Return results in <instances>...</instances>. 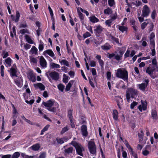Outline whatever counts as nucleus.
Instances as JSON below:
<instances>
[{"mask_svg":"<svg viewBox=\"0 0 158 158\" xmlns=\"http://www.w3.org/2000/svg\"><path fill=\"white\" fill-rule=\"evenodd\" d=\"M20 16V14L19 12L18 11H16L15 15L16 18L15 19H14V21L16 22H18L19 20Z\"/></svg>","mask_w":158,"mask_h":158,"instance_id":"nucleus-38","label":"nucleus"},{"mask_svg":"<svg viewBox=\"0 0 158 158\" xmlns=\"http://www.w3.org/2000/svg\"><path fill=\"white\" fill-rule=\"evenodd\" d=\"M71 144L76 148L77 153L79 155L83 156L82 152L84 151V148L79 143L75 141H72Z\"/></svg>","mask_w":158,"mask_h":158,"instance_id":"nucleus-3","label":"nucleus"},{"mask_svg":"<svg viewBox=\"0 0 158 158\" xmlns=\"http://www.w3.org/2000/svg\"><path fill=\"white\" fill-rule=\"evenodd\" d=\"M69 79V78L68 76H66L65 74L63 75V82L66 83L68 82V81Z\"/></svg>","mask_w":158,"mask_h":158,"instance_id":"nucleus-40","label":"nucleus"},{"mask_svg":"<svg viewBox=\"0 0 158 158\" xmlns=\"http://www.w3.org/2000/svg\"><path fill=\"white\" fill-rule=\"evenodd\" d=\"M42 104L47 110L52 112H56L59 106L58 103L51 100L43 102Z\"/></svg>","mask_w":158,"mask_h":158,"instance_id":"nucleus-1","label":"nucleus"},{"mask_svg":"<svg viewBox=\"0 0 158 158\" xmlns=\"http://www.w3.org/2000/svg\"><path fill=\"white\" fill-rule=\"evenodd\" d=\"M111 47V46L109 44L106 43L102 45L101 48L103 50H107L110 49Z\"/></svg>","mask_w":158,"mask_h":158,"instance_id":"nucleus-26","label":"nucleus"},{"mask_svg":"<svg viewBox=\"0 0 158 158\" xmlns=\"http://www.w3.org/2000/svg\"><path fill=\"white\" fill-rule=\"evenodd\" d=\"M49 75L53 80L57 81L59 79V74L55 71L51 72L49 74Z\"/></svg>","mask_w":158,"mask_h":158,"instance_id":"nucleus-14","label":"nucleus"},{"mask_svg":"<svg viewBox=\"0 0 158 158\" xmlns=\"http://www.w3.org/2000/svg\"><path fill=\"white\" fill-rule=\"evenodd\" d=\"M4 66L2 65L1 66V75L2 77H3L4 76Z\"/></svg>","mask_w":158,"mask_h":158,"instance_id":"nucleus-61","label":"nucleus"},{"mask_svg":"<svg viewBox=\"0 0 158 158\" xmlns=\"http://www.w3.org/2000/svg\"><path fill=\"white\" fill-rule=\"evenodd\" d=\"M152 117L154 120H156L158 119L157 112L155 109H152L151 111Z\"/></svg>","mask_w":158,"mask_h":158,"instance_id":"nucleus-22","label":"nucleus"},{"mask_svg":"<svg viewBox=\"0 0 158 158\" xmlns=\"http://www.w3.org/2000/svg\"><path fill=\"white\" fill-rule=\"evenodd\" d=\"M130 51L128 49L126 51L124 55V58L125 59L127 57H130Z\"/></svg>","mask_w":158,"mask_h":158,"instance_id":"nucleus-52","label":"nucleus"},{"mask_svg":"<svg viewBox=\"0 0 158 158\" xmlns=\"http://www.w3.org/2000/svg\"><path fill=\"white\" fill-rule=\"evenodd\" d=\"M132 4L134 5H135L137 6H138L141 4L142 3L140 1H137L135 2H132Z\"/></svg>","mask_w":158,"mask_h":158,"instance_id":"nucleus-60","label":"nucleus"},{"mask_svg":"<svg viewBox=\"0 0 158 158\" xmlns=\"http://www.w3.org/2000/svg\"><path fill=\"white\" fill-rule=\"evenodd\" d=\"M118 28L120 31L123 32L127 31V28L125 26H118Z\"/></svg>","mask_w":158,"mask_h":158,"instance_id":"nucleus-44","label":"nucleus"},{"mask_svg":"<svg viewBox=\"0 0 158 158\" xmlns=\"http://www.w3.org/2000/svg\"><path fill=\"white\" fill-rule=\"evenodd\" d=\"M30 62L31 64H37V60L36 58L34 57L33 56H30Z\"/></svg>","mask_w":158,"mask_h":158,"instance_id":"nucleus-29","label":"nucleus"},{"mask_svg":"<svg viewBox=\"0 0 158 158\" xmlns=\"http://www.w3.org/2000/svg\"><path fill=\"white\" fill-rule=\"evenodd\" d=\"M154 71H158V70H157L155 68H154L152 66L151 67H148L146 70V73L149 74L153 78H154V77L152 76L153 72Z\"/></svg>","mask_w":158,"mask_h":158,"instance_id":"nucleus-9","label":"nucleus"},{"mask_svg":"<svg viewBox=\"0 0 158 158\" xmlns=\"http://www.w3.org/2000/svg\"><path fill=\"white\" fill-rule=\"evenodd\" d=\"M88 147L91 154L94 155L96 154V147L95 143L93 142H89Z\"/></svg>","mask_w":158,"mask_h":158,"instance_id":"nucleus-6","label":"nucleus"},{"mask_svg":"<svg viewBox=\"0 0 158 158\" xmlns=\"http://www.w3.org/2000/svg\"><path fill=\"white\" fill-rule=\"evenodd\" d=\"M152 63V66L154 68H155L157 70H158V66L157 65V62L155 58H154L153 59Z\"/></svg>","mask_w":158,"mask_h":158,"instance_id":"nucleus-39","label":"nucleus"},{"mask_svg":"<svg viewBox=\"0 0 158 158\" xmlns=\"http://www.w3.org/2000/svg\"><path fill=\"white\" fill-rule=\"evenodd\" d=\"M149 81L148 79H146L144 82L141 84H138L137 85V87L141 90L144 91L147 87Z\"/></svg>","mask_w":158,"mask_h":158,"instance_id":"nucleus-7","label":"nucleus"},{"mask_svg":"<svg viewBox=\"0 0 158 158\" xmlns=\"http://www.w3.org/2000/svg\"><path fill=\"white\" fill-rule=\"evenodd\" d=\"M118 112L116 110H114L113 111V117L114 120H117L118 119Z\"/></svg>","mask_w":158,"mask_h":158,"instance_id":"nucleus-27","label":"nucleus"},{"mask_svg":"<svg viewBox=\"0 0 158 158\" xmlns=\"http://www.w3.org/2000/svg\"><path fill=\"white\" fill-rule=\"evenodd\" d=\"M9 72H10V76L12 78H14L18 77L17 74V69L15 64L13 65V67H12L10 69Z\"/></svg>","mask_w":158,"mask_h":158,"instance_id":"nucleus-5","label":"nucleus"},{"mask_svg":"<svg viewBox=\"0 0 158 158\" xmlns=\"http://www.w3.org/2000/svg\"><path fill=\"white\" fill-rule=\"evenodd\" d=\"M35 87L38 88L41 90H44L45 89L44 86L41 83H38L35 85Z\"/></svg>","mask_w":158,"mask_h":158,"instance_id":"nucleus-33","label":"nucleus"},{"mask_svg":"<svg viewBox=\"0 0 158 158\" xmlns=\"http://www.w3.org/2000/svg\"><path fill=\"white\" fill-rule=\"evenodd\" d=\"M28 78L32 82H35L36 81L35 77L34 74L31 72H29L27 74Z\"/></svg>","mask_w":158,"mask_h":158,"instance_id":"nucleus-18","label":"nucleus"},{"mask_svg":"<svg viewBox=\"0 0 158 158\" xmlns=\"http://www.w3.org/2000/svg\"><path fill=\"white\" fill-rule=\"evenodd\" d=\"M48 9L49 10V13L51 15V18L52 19H53L54 14L52 9H51L50 6L49 5H48Z\"/></svg>","mask_w":158,"mask_h":158,"instance_id":"nucleus-51","label":"nucleus"},{"mask_svg":"<svg viewBox=\"0 0 158 158\" xmlns=\"http://www.w3.org/2000/svg\"><path fill=\"white\" fill-rule=\"evenodd\" d=\"M91 71L92 72V73L93 76L96 75L97 74V72L96 71V70L94 68H91Z\"/></svg>","mask_w":158,"mask_h":158,"instance_id":"nucleus-64","label":"nucleus"},{"mask_svg":"<svg viewBox=\"0 0 158 158\" xmlns=\"http://www.w3.org/2000/svg\"><path fill=\"white\" fill-rule=\"evenodd\" d=\"M59 62L61 65H65L67 67H69V62L66 60L64 59H62L61 60H60Z\"/></svg>","mask_w":158,"mask_h":158,"instance_id":"nucleus-25","label":"nucleus"},{"mask_svg":"<svg viewBox=\"0 0 158 158\" xmlns=\"http://www.w3.org/2000/svg\"><path fill=\"white\" fill-rule=\"evenodd\" d=\"M91 36V35L88 32H86L85 33H84L83 35V36L84 39L86 38Z\"/></svg>","mask_w":158,"mask_h":158,"instance_id":"nucleus-58","label":"nucleus"},{"mask_svg":"<svg viewBox=\"0 0 158 158\" xmlns=\"http://www.w3.org/2000/svg\"><path fill=\"white\" fill-rule=\"evenodd\" d=\"M89 21L93 23L99 22V20L94 15H92L89 18Z\"/></svg>","mask_w":158,"mask_h":158,"instance_id":"nucleus-21","label":"nucleus"},{"mask_svg":"<svg viewBox=\"0 0 158 158\" xmlns=\"http://www.w3.org/2000/svg\"><path fill=\"white\" fill-rule=\"evenodd\" d=\"M48 9L49 10V13L51 15V18L52 19H53L54 14L52 9H51L50 6L49 5H48Z\"/></svg>","mask_w":158,"mask_h":158,"instance_id":"nucleus-50","label":"nucleus"},{"mask_svg":"<svg viewBox=\"0 0 158 158\" xmlns=\"http://www.w3.org/2000/svg\"><path fill=\"white\" fill-rule=\"evenodd\" d=\"M142 12V16L143 17H147L149 15L150 10L149 8L147 5H144L143 7Z\"/></svg>","mask_w":158,"mask_h":158,"instance_id":"nucleus-8","label":"nucleus"},{"mask_svg":"<svg viewBox=\"0 0 158 158\" xmlns=\"http://www.w3.org/2000/svg\"><path fill=\"white\" fill-rule=\"evenodd\" d=\"M25 38L26 40V41L29 44H33V41L31 39L30 37L27 35H25Z\"/></svg>","mask_w":158,"mask_h":158,"instance_id":"nucleus-34","label":"nucleus"},{"mask_svg":"<svg viewBox=\"0 0 158 158\" xmlns=\"http://www.w3.org/2000/svg\"><path fill=\"white\" fill-rule=\"evenodd\" d=\"M80 8L79 7L77 9V12L81 23L84 24V17L83 14L80 11Z\"/></svg>","mask_w":158,"mask_h":158,"instance_id":"nucleus-23","label":"nucleus"},{"mask_svg":"<svg viewBox=\"0 0 158 158\" xmlns=\"http://www.w3.org/2000/svg\"><path fill=\"white\" fill-rule=\"evenodd\" d=\"M112 22L110 19L106 20L105 23L106 26H107L108 27H110Z\"/></svg>","mask_w":158,"mask_h":158,"instance_id":"nucleus-55","label":"nucleus"},{"mask_svg":"<svg viewBox=\"0 0 158 158\" xmlns=\"http://www.w3.org/2000/svg\"><path fill=\"white\" fill-rule=\"evenodd\" d=\"M147 107V103L145 101H143L141 100V104L138 107L139 110L142 112L143 110H145Z\"/></svg>","mask_w":158,"mask_h":158,"instance_id":"nucleus-11","label":"nucleus"},{"mask_svg":"<svg viewBox=\"0 0 158 158\" xmlns=\"http://www.w3.org/2000/svg\"><path fill=\"white\" fill-rule=\"evenodd\" d=\"M40 63L41 66L44 68L47 67V62L44 58L42 56H41L40 59Z\"/></svg>","mask_w":158,"mask_h":158,"instance_id":"nucleus-13","label":"nucleus"},{"mask_svg":"<svg viewBox=\"0 0 158 158\" xmlns=\"http://www.w3.org/2000/svg\"><path fill=\"white\" fill-rule=\"evenodd\" d=\"M104 13L105 14L109 15L112 13V11L111 9L108 8L104 10Z\"/></svg>","mask_w":158,"mask_h":158,"instance_id":"nucleus-48","label":"nucleus"},{"mask_svg":"<svg viewBox=\"0 0 158 158\" xmlns=\"http://www.w3.org/2000/svg\"><path fill=\"white\" fill-rule=\"evenodd\" d=\"M43 54L44 55L48 54L51 57H52L54 59H56V57L55 56L52 50L48 49L44 51L43 52Z\"/></svg>","mask_w":158,"mask_h":158,"instance_id":"nucleus-15","label":"nucleus"},{"mask_svg":"<svg viewBox=\"0 0 158 158\" xmlns=\"http://www.w3.org/2000/svg\"><path fill=\"white\" fill-rule=\"evenodd\" d=\"M137 90L134 89L129 88L128 89L126 92V98L128 102L129 101L131 98H134L137 94Z\"/></svg>","mask_w":158,"mask_h":158,"instance_id":"nucleus-4","label":"nucleus"},{"mask_svg":"<svg viewBox=\"0 0 158 158\" xmlns=\"http://www.w3.org/2000/svg\"><path fill=\"white\" fill-rule=\"evenodd\" d=\"M40 146L39 144L38 143L36 144L33 145L31 147L32 150L34 151H38L40 148Z\"/></svg>","mask_w":158,"mask_h":158,"instance_id":"nucleus-30","label":"nucleus"},{"mask_svg":"<svg viewBox=\"0 0 158 158\" xmlns=\"http://www.w3.org/2000/svg\"><path fill=\"white\" fill-rule=\"evenodd\" d=\"M108 3L109 5L111 7L113 6L114 4V0H108Z\"/></svg>","mask_w":158,"mask_h":158,"instance_id":"nucleus-59","label":"nucleus"},{"mask_svg":"<svg viewBox=\"0 0 158 158\" xmlns=\"http://www.w3.org/2000/svg\"><path fill=\"white\" fill-rule=\"evenodd\" d=\"M116 76L119 78L122 79L124 81L127 80L128 78V73L127 70L124 68L118 69L117 70Z\"/></svg>","mask_w":158,"mask_h":158,"instance_id":"nucleus-2","label":"nucleus"},{"mask_svg":"<svg viewBox=\"0 0 158 158\" xmlns=\"http://www.w3.org/2000/svg\"><path fill=\"white\" fill-rule=\"evenodd\" d=\"M69 130V127L67 126H66L62 128L61 131L60 132V134L62 135L68 131Z\"/></svg>","mask_w":158,"mask_h":158,"instance_id":"nucleus-49","label":"nucleus"},{"mask_svg":"<svg viewBox=\"0 0 158 158\" xmlns=\"http://www.w3.org/2000/svg\"><path fill=\"white\" fill-rule=\"evenodd\" d=\"M50 126L48 125H46L44 128L41 130L40 135H43L44 134V132L47 131L48 129V128Z\"/></svg>","mask_w":158,"mask_h":158,"instance_id":"nucleus-47","label":"nucleus"},{"mask_svg":"<svg viewBox=\"0 0 158 158\" xmlns=\"http://www.w3.org/2000/svg\"><path fill=\"white\" fill-rule=\"evenodd\" d=\"M15 83L16 85L19 87H20L21 86V83L22 82V80L20 77H18L15 81Z\"/></svg>","mask_w":158,"mask_h":158,"instance_id":"nucleus-24","label":"nucleus"},{"mask_svg":"<svg viewBox=\"0 0 158 158\" xmlns=\"http://www.w3.org/2000/svg\"><path fill=\"white\" fill-rule=\"evenodd\" d=\"M20 155L19 152H16L11 156V158H18L19 157Z\"/></svg>","mask_w":158,"mask_h":158,"instance_id":"nucleus-45","label":"nucleus"},{"mask_svg":"<svg viewBox=\"0 0 158 158\" xmlns=\"http://www.w3.org/2000/svg\"><path fill=\"white\" fill-rule=\"evenodd\" d=\"M58 89L61 92H63L65 86L62 84H60L57 86Z\"/></svg>","mask_w":158,"mask_h":158,"instance_id":"nucleus-43","label":"nucleus"},{"mask_svg":"<svg viewBox=\"0 0 158 158\" xmlns=\"http://www.w3.org/2000/svg\"><path fill=\"white\" fill-rule=\"evenodd\" d=\"M73 82V81H70L68 84L66 85V88H65V90L66 91H69L70 90V88L72 86V83Z\"/></svg>","mask_w":158,"mask_h":158,"instance_id":"nucleus-37","label":"nucleus"},{"mask_svg":"<svg viewBox=\"0 0 158 158\" xmlns=\"http://www.w3.org/2000/svg\"><path fill=\"white\" fill-rule=\"evenodd\" d=\"M89 64L91 67H95L96 66V62L93 60H90Z\"/></svg>","mask_w":158,"mask_h":158,"instance_id":"nucleus-56","label":"nucleus"},{"mask_svg":"<svg viewBox=\"0 0 158 158\" xmlns=\"http://www.w3.org/2000/svg\"><path fill=\"white\" fill-rule=\"evenodd\" d=\"M138 135L139 138V142L140 143L142 142L144 136V133H143L142 131H141L140 133H138Z\"/></svg>","mask_w":158,"mask_h":158,"instance_id":"nucleus-35","label":"nucleus"},{"mask_svg":"<svg viewBox=\"0 0 158 158\" xmlns=\"http://www.w3.org/2000/svg\"><path fill=\"white\" fill-rule=\"evenodd\" d=\"M138 103L136 102H133L131 105V108L133 109L134 107L137 105Z\"/></svg>","mask_w":158,"mask_h":158,"instance_id":"nucleus-63","label":"nucleus"},{"mask_svg":"<svg viewBox=\"0 0 158 158\" xmlns=\"http://www.w3.org/2000/svg\"><path fill=\"white\" fill-rule=\"evenodd\" d=\"M103 30V28L100 25L96 26V29L94 30L95 33L97 36H98L99 33H101Z\"/></svg>","mask_w":158,"mask_h":158,"instance_id":"nucleus-17","label":"nucleus"},{"mask_svg":"<svg viewBox=\"0 0 158 158\" xmlns=\"http://www.w3.org/2000/svg\"><path fill=\"white\" fill-rule=\"evenodd\" d=\"M73 151V148L72 147L66 149L64 150V152L66 153H72Z\"/></svg>","mask_w":158,"mask_h":158,"instance_id":"nucleus-54","label":"nucleus"},{"mask_svg":"<svg viewBox=\"0 0 158 158\" xmlns=\"http://www.w3.org/2000/svg\"><path fill=\"white\" fill-rule=\"evenodd\" d=\"M81 131L83 136L86 137L88 135L87 127L85 125H83L81 127Z\"/></svg>","mask_w":158,"mask_h":158,"instance_id":"nucleus-16","label":"nucleus"},{"mask_svg":"<svg viewBox=\"0 0 158 158\" xmlns=\"http://www.w3.org/2000/svg\"><path fill=\"white\" fill-rule=\"evenodd\" d=\"M38 49L35 46H32L31 49L30 51V52L32 54L37 55H38Z\"/></svg>","mask_w":158,"mask_h":158,"instance_id":"nucleus-20","label":"nucleus"},{"mask_svg":"<svg viewBox=\"0 0 158 158\" xmlns=\"http://www.w3.org/2000/svg\"><path fill=\"white\" fill-rule=\"evenodd\" d=\"M106 77L108 80H110L111 77V73L110 72H107L106 73Z\"/></svg>","mask_w":158,"mask_h":158,"instance_id":"nucleus-62","label":"nucleus"},{"mask_svg":"<svg viewBox=\"0 0 158 158\" xmlns=\"http://www.w3.org/2000/svg\"><path fill=\"white\" fill-rule=\"evenodd\" d=\"M19 32L22 34V36L25 33L29 34V31L27 29H24L21 30Z\"/></svg>","mask_w":158,"mask_h":158,"instance_id":"nucleus-46","label":"nucleus"},{"mask_svg":"<svg viewBox=\"0 0 158 158\" xmlns=\"http://www.w3.org/2000/svg\"><path fill=\"white\" fill-rule=\"evenodd\" d=\"M13 114H14V115H13V117H15L16 118L17 117V112L15 108V106H14V105H13Z\"/></svg>","mask_w":158,"mask_h":158,"instance_id":"nucleus-57","label":"nucleus"},{"mask_svg":"<svg viewBox=\"0 0 158 158\" xmlns=\"http://www.w3.org/2000/svg\"><path fill=\"white\" fill-rule=\"evenodd\" d=\"M109 39L113 43L118 44L119 43L118 39L115 38L112 35H110L109 37Z\"/></svg>","mask_w":158,"mask_h":158,"instance_id":"nucleus-28","label":"nucleus"},{"mask_svg":"<svg viewBox=\"0 0 158 158\" xmlns=\"http://www.w3.org/2000/svg\"><path fill=\"white\" fill-rule=\"evenodd\" d=\"M107 57L110 59H112L113 57H114V59L118 61H119L122 60V56H120L119 55H116L115 53H113L109 54L107 56Z\"/></svg>","mask_w":158,"mask_h":158,"instance_id":"nucleus-10","label":"nucleus"},{"mask_svg":"<svg viewBox=\"0 0 158 158\" xmlns=\"http://www.w3.org/2000/svg\"><path fill=\"white\" fill-rule=\"evenodd\" d=\"M129 152L130 154L133 156L135 158H138L137 153L133 151V149Z\"/></svg>","mask_w":158,"mask_h":158,"instance_id":"nucleus-53","label":"nucleus"},{"mask_svg":"<svg viewBox=\"0 0 158 158\" xmlns=\"http://www.w3.org/2000/svg\"><path fill=\"white\" fill-rule=\"evenodd\" d=\"M44 46V43L42 41L40 40L38 47L40 51H42L43 50Z\"/></svg>","mask_w":158,"mask_h":158,"instance_id":"nucleus-36","label":"nucleus"},{"mask_svg":"<svg viewBox=\"0 0 158 158\" xmlns=\"http://www.w3.org/2000/svg\"><path fill=\"white\" fill-rule=\"evenodd\" d=\"M65 138H56V140L58 143L62 144L64 143V140Z\"/></svg>","mask_w":158,"mask_h":158,"instance_id":"nucleus-42","label":"nucleus"},{"mask_svg":"<svg viewBox=\"0 0 158 158\" xmlns=\"http://www.w3.org/2000/svg\"><path fill=\"white\" fill-rule=\"evenodd\" d=\"M115 98L117 101V105L120 109H121L123 107V100L120 96H116Z\"/></svg>","mask_w":158,"mask_h":158,"instance_id":"nucleus-12","label":"nucleus"},{"mask_svg":"<svg viewBox=\"0 0 158 158\" xmlns=\"http://www.w3.org/2000/svg\"><path fill=\"white\" fill-rule=\"evenodd\" d=\"M13 62L12 60L10 57L7 58L5 60V63L6 66V67H10Z\"/></svg>","mask_w":158,"mask_h":158,"instance_id":"nucleus-19","label":"nucleus"},{"mask_svg":"<svg viewBox=\"0 0 158 158\" xmlns=\"http://www.w3.org/2000/svg\"><path fill=\"white\" fill-rule=\"evenodd\" d=\"M73 111V109L72 108L69 109L68 111V116L70 120H71L72 119H73L72 115Z\"/></svg>","mask_w":158,"mask_h":158,"instance_id":"nucleus-31","label":"nucleus"},{"mask_svg":"<svg viewBox=\"0 0 158 158\" xmlns=\"http://www.w3.org/2000/svg\"><path fill=\"white\" fill-rule=\"evenodd\" d=\"M117 87L118 89H125L126 88V86L124 85V82L122 81H120L119 85L117 86Z\"/></svg>","mask_w":158,"mask_h":158,"instance_id":"nucleus-32","label":"nucleus"},{"mask_svg":"<svg viewBox=\"0 0 158 158\" xmlns=\"http://www.w3.org/2000/svg\"><path fill=\"white\" fill-rule=\"evenodd\" d=\"M51 67L52 69L54 68H60V66L59 64H56L54 63H52L51 64Z\"/></svg>","mask_w":158,"mask_h":158,"instance_id":"nucleus-41","label":"nucleus"}]
</instances>
